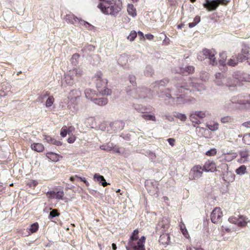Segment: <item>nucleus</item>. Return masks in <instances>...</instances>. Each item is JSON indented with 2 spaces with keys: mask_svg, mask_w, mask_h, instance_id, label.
Here are the masks:
<instances>
[{
  "mask_svg": "<svg viewBox=\"0 0 250 250\" xmlns=\"http://www.w3.org/2000/svg\"><path fill=\"white\" fill-rule=\"evenodd\" d=\"M97 7L102 13L116 18L121 12L123 5L120 0H100Z\"/></svg>",
  "mask_w": 250,
  "mask_h": 250,
  "instance_id": "nucleus-1",
  "label": "nucleus"
},
{
  "mask_svg": "<svg viewBox=\"0 0 250 250\" xmlns=\"http://www.w3.org/2000/svg\"><path fill=\"white\" fill-rule=\"evenodd\" d=\"M196 81V80H189L188 82H182L180 86V88H179V86L177 85L176 87L177 90H172V94L178 95L179 93H184L185 90H189L190 91H201L202 89H204L203 85Z\"/></svg>",
  "mask_w": 250,
  "mask_h": 250,
  "instance_id": "nucleus-2",
  "label": "nucleus"
},
{
  "mask_svg": "<svg viewBox=\"0 0 250 250\" xmlns=\"http://www.w3.org/2000/svg\"><path fill=\"white\" fill-rule=\"evenodd\" d=\"M94 78L95 80L97 88L102 95H109L111 94V91L106 88L107 81L106 79L103 78V74L101 72H98L94 75Z\"/></svg>",
  "mask_w": 250,
  "mask_h": 250,
  "instance_id": "nucleus-3",
  "label": "nucleus"
},
{
  "mask_svg": "<svg viewBox=\"0 0 250 250\" xmlns=\"http://www.w3.org/2000/svg\"><path fill=\"white\" fill-rule=\"evenodd\" d=\"M181 85V83H177L175 84L173 87H171L170 88H167V90L169 91L170 93L167 92L166 91H162L159 94V97L161 98L167 97L168 98H171L174 100V102L176 104H184L185 102V100L183 96L182 93H179L178 95H174L172 93V90H174V91L177 90L176 88V86H179V88H180V86Z\"/></svg>",
  "mask_w": 250,
  "mask_h": 250,
  "instance_id": "nucleus-4",
  "label": "nucleus"
},
{
  "mask_svg": "<svg viewBox=\"0 0 250 250\" xmlns=\"http://www.w3.org/2000/svg\"><path fill=\"white\" fill-rule=\"evenodd\" d=\"M216 54V51L214 49H204L200 52L197 56V59L199 61H202L205 59H208L209 63L212 65H215L217 63V60L215 57Z\"/></svg>",
  "mask_w": 250,
  "mask_h": 250,
  "instance_id": "nucleus-5",
  "label": "nucleus"
},
{
  "mask_svg": "<svg viewBox=\"0 0 250 250\" xmlns=\"http://www.w3.org/2000/svg\"><path fill=\"white\" fill-rule=\"evenodd\" d=\"M64 19L67 22L72 24L75 26L82 25L85 27L92 26L88 22L78 18L72 13L66 14Z\"/></svg>",
  "mask_w": 250,
  "mask_h": 250,
  "instance_id": "nucleus-6",
  "label": "nucleus"
},
{
  "mask_svg": "<svg viewBox=\"0 0 250 250\" xmlns=\"http://www.w3.org/2000/svg\"><path fill=\"white\" fill-rule=\"evenodd\" d=\"M229 1L230 0H205L203 6L208 11H214L217 8L220 4L226 5Z\"/></svg>",
  "mask_w": 250,
  "mask_h": 250,
  "instance_id": "nucleus-7",
  "label": "nucleus"
},
{
  "mask_svg": "<svg viewBox=\"0 0 250 250\" xmlns=\"http://www.w3.org/2000/svg\"><path fill=\"white\" fill-rule=\"evenodd\" d=\"M147 89L146 88H137L127 92L128 95L135 99L145 98L147 96Z\"/></svg>",
  "mask_w": 250,
  "mask_h": 250,
  "instance_id": "nucleus-8",
  "label": "nucleus"
},
{
  "mask_svg": "<svg viewBox=\"0 0 250 250\" xmlns=\"http://www.w3.org/2000/svg\"><path fill=\"white\" fill-rule=\"evenodd\" d=\"M229 221L232 224L237 225L240 227H245L247 223L250 222L248 218L243 215H239L238 218L231 216L228 219Z\"/></svg>",
  "mask_w": 250,
  "mask_h": 250,
  "instance_id": "nucleus-9",
  "label": "nucleus"
},
{
  "mask_svg": "<svg viewBox=\"0 0 250 250\" xmlns=\"http://www.w3.org/2000/svg\"><path fill=\"white\" fill-rule=\"evenodd\" d=\"M204 169L200 165H196L193 167L190 170L189 173L190 180H197L200 178L203 174Z\"/></svg>",
  "mask_w": 250,
  "mask_h": 250,
  "instance_id": "nucleus-10",
  "label": "nucleus"
},
{
  "mask_svg": "<svg viewBox=\"0 0 250 250\" xmlns=\"http://www.w3.org/2000/svg\"><path fill=\"white\" fill-rule=\"evenodd\" d=\"M223 215L222 212L221 208L218 207H216L212 211L210 214V219L212 223L217 224L221 222V217Z\"/></svg>",
  "mask_w": 250,
  "mask_h": 250,
  "instance_id": "nucleus-11",
  "label": "nucleus"
},
{
  "mask_svg": "<svg viewBox=\"0 0 250 250\" xmlns=\"http://www.w3.org/2000/svg\"><path fill=\"white\" fill-rule=\"evenodd\" d=\"M229 103L236 105V104L245 105L246 104H250V100H245L242 98L241 96L238 95L232 97L229 100Z\"/></svg>",
  "mask_w": 250,
  "mask_h": 250,
  "instance_id": "nucleus-12",
  "label": "nucleus"
},
{
  "mask_svg": "<svg viewBox=\"0 0 250 250\" xmlns=\"http://www.w3.org/2000/svg\"><path fill=\"white\" fill-rule=\"evenodd\" d=\"M83 73V70L81 68H75L70 70L67 73L69 75H71V77H72L75 81H76L82 76Z\"/></svg>",
  "mask_w": 250,
  "mask_h": 250,
  "instance_id": "nucleus-13",
  "label": "nucleus"
},
{
  "mask_svg": "<svg viewBox=\"0 0 250 250\" xmlns=\"http://www.w3.org/2000/svg\"><path fill=\"white\" fill-rule=\"evenodd\" d=\"M203 169L206 172H213L216 169L215 163L213 161L208 160L205 163Z\"/></svg>",
  "mask_w": 250,
  "mask_h": 250,
  "instance_id": "nucleus-14",
  "label": "nucleus"
},
{
  "mask_svg": "<svg viewBox=\"0 0 250 250\" xmlns=\"http://www.w3.org/2000/svg\"><path fill=\"white\" fill-rule=\"evenodd\" d=\"M194 71V67L193 66H188L185 68H179L176 70V73L186 75L188 74L192 73Z\"/></svg>",
  "mask_w": 250,
  "mask_h": 250,
  "instance_id": "nucleus-15",
  "label": "nucleus"
},
{
  "mask_svg": "<svg viewBox=\"0 0 250 250\" xmlns=\"http://www.w3.org/2000/svg\"><path fill=\"white\" fill-rule=\"evenodd\" d=\"M81 92L79 90L75 89L71 90L68 96V98L70 99V102L68 103V106H70L69 103L76 100L77 98H79Z\"/></svg>",
  "mask_w": 250,
  "mask_h": 250,
  "instance_id": "nucleus-16",
  "label": "nucleus"
},
{
  "mask_svg": "<svg viewBox=\"0 0 250 250\" xmlns=\"http://www.w3.org/2000/svg\"><path fill=\"white\" fill-rule=\"evenodd\" d=\"M75 81L71 77V75H69L67 73H66L64 75V78L63 80L62 81V85H64V86L66 85H73Z\"/></svg>",
  "mask_w": 250,
  "mask_h": 250,
  "instance_id": "nucleus-17",
  "label": "nucleus"
},
{
  "mask_svg": "<svg viewBox=\"0 0 250 250\" xmlns=\"http://www.w3.org/2000/svg\"><path fill=\"white\" fill-rule=\"evenodd\" d=\"M145 237L142 236L138 241L137 245L133 246V250H145L144 247V243L145 242Z\"/></svg>",
  "mask_w": 250,
  "mask_h": 250,
  "instance_id": "nucleus-18",
  "label": "nucleus"
},
{
  "mask_svg": "<svg viewBox=\"0 0 250 250\" xmlns=\"http://www.w3.org/2000/svg\"><path fill=\"white\" fill-rule=\"evenodd\" d=\"M250 54L247 49H242V52L239 54L236 59L238 62H242L244 60H247V57H249Z\"/></svg>",
  "mask_w": 250,
  "mask_h": 250,
  "instance_id": "nucleus-19",
  "label": "nucleus"
},
{
  "mask_svg": "<svg viewBox=\"0 0 250 250\" xmlns=\"http://www.w3.org/2000/svg\"><path fill=\"white\" fill-rule=\"evenodd\" d=\"M170 240V236L167 233H164L160 235L159 242L163 245H167L169 244Z\"/></svg>",
  "mask_w": 250,
  "mask_h": 250,
  "instance_id": "nucleus-20",
  "label": "nucleus"
},
{
  "mask_svg": "<svg viewBox=\"0 0 250 250\" xmlns=\"http://www.w3.org/2000/svg\"><path fill=\"white\" fill-rule=\"evenodd\" d=\"M94 179L104 187L109 184V183H108L105 181L103 176L100 175L98 173H95L94 175Z\"/></svg>",
  "mask_w": 250,
  "mask_h": 250,
  "instance_id": "nucleus-21",
  "label": "nucleus"
},
{
  "mask_svg": "<svg viewBox=\"0 0 250 250\" xmlns=\"http://www.w3.org/2000/svg\"><path fill=\"white\" fill-rule=\"evenodd\" d=\"M169 228L168 221L166 220H163L159 222L156 226L157 229H162V231H166Z\"/></svg>",
  "mask_w": 250,
  "mask_h": 250,
  "instance_id": "nucleus-22",
  "label": "nucleus"
},
{
  "mask_svg": "<svg viewBox=\"0 0 250 250\" xmlns=\"http://www.w3.org/2000/svg\"><path fill=\"white\" fill-rule=\"evenodd\" d=\"M92 101L95 104L100 105L104 106L106 104L108 103V100L106 98H93Z\"/></svg>",
  "mask_w": 250,
  "mask_h": 250,
  "instance_id": "nucleus-23",
  "label": "nucleus"
},
{
  "mask_svg": "<svg viewBox=\"0 0 250 250\" xmlns=\"http://www.w3.org/2000/svg\"><path fill=\"white\" fill-rule=\"evenodd\" d=\"M169 83V80L167 78H165L160 81H156L154 83V87L160 86H165Z\"/></svg>",
  "mask_w": 250,
  "mask_h": 250,
  "instance_id": "nucleus-24",
  "label": "nucleus"
},
{
  "mask_svg": "<svg viewBox=\"0 0 250 250\" xmlns=\"http://www.w3.org/2000/svg\"><path fill=\"white\" fill-rule=\"evenodd\" d=\"M31 148L37 152H42L44 150V146L41 143H34L31 146Z\"/></svg>",
  "mask_w": 250,
  "mask_h": 250,
  "instance_id": "nucleus-25",
  "label": "nucleus"
},
{
  "mask_svg": "<svg viewBox=\"0 0 250 250\" xmlns=\"http://www.w3.org/2000/svg\"><path fill=\"white\" fill-rule=\"evenodd\" d=\"M46 156L48 159L50 160L52 162H56L59 160V155L56 153L52 152L47 153Z\"/></svg>",
  "mask_w": 250,
  "mask_h": 250,
  "instance_id": "nucleus-26",
  "label": "nucleus"
},
{
  "mask_svg": "<svg viewBox=\"0 0 250 250\" xmlns=\"http://www.w3.org/2000/svg\"><path fill=\"white\" fill-rule=\"evenodd\" d=\"M127 11L128 14L133 18L137 16V12L133 4H128L127 5Z\"/></svg>",
  "mask_w": 250,
  "mask_h": 250,
  "instance_id": "nucleus-27",
  "label": "nucleus"
},
{
  "mask_svg": "<svg viewBox=\"0 0 250 250\" xmlns=\"http://www.w3.org/2000/svg\"><path fill=\"white\" fill-rule=\"evenodd\" d=\"M111 126L114 130L122 129L123 123L121 121H116L111 124Z\"/></svg>",
  "mask_w": 250,
  "mask_h": 250,
  "instance_id": "nucleus-28",
  "label": "nucleus"
},
{
  "mask_svg": "<svg viewBox=\"0 0 250 250\" xmlns=\"http://www.w3.org/2000/svg\"><path fill=\"white\" fill-rule=\"evenodd\" d=\"M189 119L192 123L195 124V125H193L195 127L196 126L195 125H199L201 124V121L196 115L195 112L190 114L189 116Z\"/></svg>",
  "mask_w": 250,
  "mask_h": 250,
  "instance_id": "nucleus-29",
  "label": "nucleus"
},
{
  "mask_svg": "<svg viewBox=\"0 0 250 250\" xmlns=\"http://www.w3.org/2000/svg\"><path fill=\"white\" fill-rule=\"evenodd\" d=\"M133 107L138 112L142 113L147 112V108L143 105L133 104Z\"/></svg>",
  "mask_w": 250,
  "mask_h": 250,
  "instance_id": "nucleus-30",
  "label": "nucleus"
},
{
  "mask_svg": "<svg viewBox=\"0 0 250 250\" xmlns=\"http://www.w3.org/2000/svg\"><path fill=\"white\" fill-rule=\"evenodd\" d=\"M221 122L223 124H231L234 123V119L232 116H224L221 118Z\"/></svg>",
  "mask_w": 250,
  "mask_h": 250,
  "instance_id": "nucleus-31",
  "label": "nucleus"
},
{
  "mask_svg": "<svg viewBox=\"0 0 250 250\" xmlns=\"http://www.w3.org/2000/svg\"><path fill=\"white\" fill-rule=\"evenodd\" d=\"M138 230L135 229L133 231L132 233V235L130 236V240L131 241H130V246L133 248V246L134 245L133 243V241L134 240H137L138 238Z\"/></svg>",
  "mask_w": 250,
  "mask_h": 250,
  "instance_id": "nucleus-32",
  "label": "nucleus"
},
{
  "mask_svg": "<svg viewBox=\"0 0 250 250\" xmlns=\"http://www.w3.org/2000/svg\"><path fill=\"white\" fill-rule=\"evenodd\" d=\"M100 148L106 151H111L113 148V144L112 143H108L105 145H102L100 146Z\"/></svg>",
  "mask_w": 250,
  "mask_h": 250,
  "instance_id": "nucleus-33",
  "label": "nucleus"
},
{
  "mask_svg": "<svg viewBox=\"0 0 250 250\" xmlns=\"http://www.w3.org/2000/svg\"><path fill=\"white\" fill-rule=\"evenodd\" d=\"M235 172L237 174L242 175L246 172V167L244 165H242L235 170Z\"/></svg>",
  "mask_w": 250,
  "mask_h": 250,
  "instance_id": "nucleus-34",
  "label": "nucleus"
},
{
  "mask_svg": "<svg viewBox=\"0 0 250 250\" xmlns=\"http://www.w3.org/2000/svg\"><path fill=\"white\" fill-rule=\"evenodd\" d=\"M141 117L143 119L146 121H153L155 122L156 120L155 116L152 115L143 114L141 115Z\"/></svg>",
  "mask_w": 250,
  "mask_h": 250,
  "instance_id": "nucleus-35",
  "label": "nucleus"
},
{
  "mask_svg": "<svg viewBox=\"0 0 250 250\" xmlns=\"http://www.w3.org/2000/svg\"><path fill=\"white\" fill-rule=\"evenodd\" d=\"M151 184L153 187V189H148V192L152 195H154L158 191V187L156 182H151Z\"/></svg>",
  "mask_w": 250,
  "mask_h": 250,
  "instance_id": "nucleus-36",
  "label": "nucleus"
},
{
  "mask_svg": "<svg viewBox=\"0 0 250 250\" xmlns=\"http://www.w3.org/2000/svg\"><path fill=\"white\" fill-rule=\"evenodd\" d=\"M80 55L78 54H74L71 57V62L73 65H77L78 63V59Z\"/></svg>",
  "mask_w": 250,
  "mask_h": 250,
  "instance_id": "nucleus-37",
  "label": "nucleus"
},
{
  "mask_svg": "<svg viewBox=\"0 0 250 250\" xmlns=\"http://www.w3.org/2000/svg\"><path fill=\"white\" fill-rule=\"evenodd\" d=\"M54 102V98L53 96H49L46 101L45 106L46 107H49L52 105Z\"/></svg>",
  "mask_w": 250,
  "mask_h": 250,
  "instance_id": "nucleus-38",
  "label": "nucleus"
},
{
  "mask_svg": "<svg viewBox=\"0 0 250 250\" xmlns=\"http://www.w3.org/2000/svg\"><path fill=\"white\" fill-rule=\"evenodd\" d=\"M220 59L219 62L220 64L225 65V61L227 58V54L226 52H222L220 54Z\"/></svg>",
  "mask_w": 250,
  "mask_h": 250,
  "instance_id": "nucleus-39",
  "label": "nucleus"
},
{
  "mask_svg": "<svg viewBox=\"0 0 250 250\" xmlns=\"http://www.w3.org/2000/svg\"><path fill=\"white\" fill-rule=\"evenodd\" d=\"M60 215V213L58 212V211L56 209H52L50 212L48 216V219H51L56 216H58Z\"/></svg>",
  "mask_w": 250,
  "mask_h": 250,
  "instance_id": "nucleus-40",
  "label": "nucleus"
},
{
  "mask_svg": "<svg viewBox=\"0 0 250 250\" xmlns=\"http://www.w3.org/2000/svg\"><path fill=\"white\" fill-rule=\"evenodd\" d=\"M49 93L47 91H45L42 93L41 95L39 96L38 98V101L42 103L44 99L46 98L47 96H49Z\"/></svg>",
  "mask_w": 250,
  "mask_h": 250,
  "instance_id": "nucleus-41",
  "label": "nucleus"
},
{
  "mask_svg": "<svg viewBox=\"0 0 250 250\" xmlns=\"http://www.w3.org/2000/svg\"><path fill=\"white\" fill-rule=\"evenodd\" d=\"M239 155L241 158L246 159L249 155V151L246 149L242 150L240 151Z\"/></svg>",
  "mask_w": 250,
  "mask_h": 250,
  "instance_id": "nucleus-42",
  "label": "nucleus"
},
{
  "mask_svg": "<svg viewBox=\"0 0 250 250\" xmlns=\"http://www.w3.org/2000/svg\"><path fill=\"white\" fill-rule=\"evenodd\" d=\"M153 73V69L150 65H147L144 71V74L146 76H151Z\"/></svg>",
  "mask_w": 250,
  "mask_h": 250,
  "instance_id": "nucleus-43",
  "label": "nucleus"
},
{
  "mask_svg": "<svg viewBox=\"0 0 250 250\" xmlns=\"http://www.w3.org/2000/svg\"><path fill=\"white\" fill-rule=\"evenodd\" d=\"M243 142L246 145H250V133L245 134L243 137Z\"/></svg>",
  "mask_w": 250,
  "mask_h": 250,
  "instance_id": "nucleus-44",
  "label": "nucleus"
},
{
  "mask_svg": "<svg viewBox=\"0 0 250 250\" xmlns=\"http://www.w3.org/2000/svg\"><path fill=\"white\" fill-rule=\"evenodd\" d=\"M137 37V33L135 31L132 30L130 32L129 35L127 37V39L130 41H133Z\"/></svg>",
  "mask_w": 250,
  "mask_h": 250,
  "instance_id": "nucleus-45",
  "label": "nucleus"
},
{
  "mask_svg": "<svg viewBox=\"0 0 250 250\" xmlns=\"http://www.w3.org/2000/svg\"><path fill=\"white\" fill-rule=\"evenodd\" d=\"M195 113L200 120L204 118L207 115L205 111H197Z\"/></svg>",
  "mask_w": 250,
  "mask_h": 250,
  "instance_id": "nucleus-46",
  "label": "nucleus"
},
{
  "mask_svg": "<svg viewBox=\"0 0 250 250\" xmlns=\"http://www.w3.org/2000/svg\"><path fill=\"white\" fill-rule=\"evenodd\" d=\"M238 61L235 59H230L228 60L227 64L230 66H235L238 64Z\"/></svg>",
  "mask_w": 250,
  "mask_h": 250,
  "instance_id": "nucleus-47",
  "label": "nucleus"
},
{
  "mask_svg": "<svg viewBox=\"0 0 250 250\" xmlns=\"http://www.w3.org/2000/svg\"><path fill=\"white\" fill-rule=\"evenodd\" d=\"M175 116L182 121H185L187 120V116L185 114L177 113Z\"/></svg>",
  "mask_w": 250,
  "mask_h": 250,
  "instance_id": "nucleus-48",
  "label": "nucleus"
},
{
  "mask_svg": "<svg viewBox=\"0 0 250 250\" xmlns=\"http://www.w3.org/2000/svg\"><path fill=\"white\" fill-rule=\"evenodd\" d=\"M84 94L87 99H90L91 101L93 99L91 96L93 93L90 89H86L84 91Z\"/></svg>",
  "mask_w": 250,
  "mask_h": 250,
  "instance_id": "nucleus-49",
  "label": "nucleus"
},
{
  "mask_svg": "<svg viewBox=\"0 0 250 250\" xmlns=\"http://www.w3.org/2000/svg\"><path fill=\"white\" fill-rule=\"evenodd\" d=\"M238 79L239 81H245L247 82H250V75L247 74H243L242 77L236 78Z\"/></svg>",
  "mask_w": 250,
  "mask_h": 250,
  "instance_id": "nucleus-50",
  "label": "nucleus"
},
{
  "mask_svg": "<svg viewBox=\"0 0 250 250\" xmlns=\"http://www.w3.org/2000/svg\"><path fill=\"white\" fill-rule=\"evenodd\" d=\"M39 228V225L37 223L33 224L30 226V230L32 233L36 232Z\"/></svg>",
  "mask_w": 250,
  "mask_h": 250,
  "instance_id": "nucleus-51",
  "label": "nucleus"
},
{
  "mask_svg": "<svg viewBox=\"0 0 250 250\" xmlns=\"http://www.w3.org/2000/svg\"><path fill=\"white\" fill-rule=\"evenodd\" d=\"M55 195V199L62 200L63 199L62 197L64 196V192L62 190L58 191L56 192Z\"/></svg>",
  "mask_w": 250,
  "mask_h": 250,
  "instance_id": "nucleus-52",
  "label": "nucleus"
},
{
  "mask_svg": "<svg viewBox=\"0 0 250 250\" xmlns=\"http://www.w3.org/2000/svg\"><path fill=\"white\" fill-rule=\"evenodd\" d=\"M219 125L218 123H214L213 125H208V128L212 131H216L218 129Z\"/></svg>",
  "mask_w": 250,
  "mask_h": 250,
  "instance_id": "nucleus-53",
  "label": "nucleus"
},
{
  "mask_svg": "<svg viewBox=\"0 0 250 250\" xmlns=\"http://www.w3.org/2000/svg\"><path fill=\"white\" fill-rule=\"evenodd\" d=\"M216 149L215 148H212L207 151L206 153V154L208 156H214L216 155Z\"/></svg>",
  "mask_w": 250,
  "mask_h": 250,
  "instance_id": "nucleus-54",
  "label": "nucleus"
},
{
  "mask_svg": "<svg viewBox=\"0 0 250 250\" xmlns=\"http://www.w3.org/2000/svg\"><path fill=\"white\" fill-rule=\"evenodd\" d=\"M67 134H68V131L67 130V127L66 126L62 127L61 130V133H60L61 136L62 137H65L67 135Z\"/></svg>",
  "mask_w": 250,
  "mask_h": 250,
  "instance_id": "nucleus-55",
  "label": "nucleus"
},
{
  "mask_svg": "<svg viewBox=\"0 0 250 250\" xmlns=\"http://www.w3.org/2000/svg\"><path fill=\"white\" fill-rule=\"evenodd\" d=\"M128 79L130 82V83L133 85H135L136 83V77L134 75H130L128 76Z\"/></svg>",
  "mask_w": 250,
  "mask_h": 250,
  "instance_id": "nucleus-56",
  "label": "nucleus"
},
{
  "mask_svg": "<svg viewBox=\"0 0 250 250\" xmlns=\"http://www.w3.org/2000/svg\"><path fill=\"white\" fill-rule=\"evenodd\" d=\"M47 196L48 198L50 199H55L56 192L54 191H48L47 192Z\"/></svg>",
  "mask_w": 250,
  "mask_h": 250,
  "instance_id": "nucleus-57",
  "label": "nucleus"
},
{
  "mask_svg": "<svg viewBox=\"0 0 250 250\" xmlns=\"http://www.w3.org/2000/svg\"><path fill=\"white\" fill-rule=\"evenodd\" d=\"M216 80H226V79L224 77V74L221 73H217L215 74Z\"/></svg>",
  "mask_w": 250,
  "mask_h": 250,
  "instance_id": "nucleus-58",
  "label": "nucleus"
},
{
  "mask_svg": "<svg viewBox=\"0 0 250 250\" xmlns=\"http://www.w3.org/2000/svg\"><path fill=\"white\" fill-rule=\"evenodd\" d=\"M224 106L226 108L229 109L234 107L235 106V105H234V104H230L229 101L226 103V104L224 105Z\"/></svg>",
  "mask_w": 250,
  "mask_h": 250,
  "instance_id": "nucleus-59",
  "label": "nucleus"
},
{
  "mask_svg": "<svg viewBox=\"0 0 250 250\" xmlns=\"http://www.w3.org/2000/svg\"><path fill=\"white\" fill-rule=\"evenodd\" d=\"M44 139L46 141V142L49 144L53 143L54 139L52 138L51 137L49 136L45 135L44 136Z\"/></svg>",
  "mask_w": 250,
  "mask_h": 250,
  "instance_id": "nucleus-60",
  "label": "nucleus"
},
{
  "mask_svg": "<svg viewBox=\"0 0 250 250\" xmlns=\"http://www.w3.org/2000/svg\"><path fill=\"white\" fill-rule=\"evenodd\" d=\"M180 228H181V230L183 235L185 236V237L188 238V236H189V235L188 233L187 230L186 229H182V226H181Z\"/></svg>",
  "mask_w": 250,
  "mask_h": 250,
  "instance_id": "nucleus-61",
  "label": "nucleus"
},
{
  "mask_svg": "<svg viewBox=\"0 0 250 250\" xmlns=\"http://www.w3.org/2000/svg\"><path fill=\"white\" fill-rule=\"evenodd\" d=\"M226 80H224L223 79L222 80H216L215 83L218 85H222L224 83L226 82Z\"/></svg>",
  "mask_w": 250,
  "mask_h": 250,
  "instance_id": "nucleus-62",
  "label": "nucleus"
},
{
  "mask_svg": "<svg viewBox=\"0 0 250 250\" xmlns=\"http://www.w3.org/2000/svg\"><path fill=\"white\" fill-rule=\"evenodd\" d=\"M167 142L171 146H174L175 145V140L173 138H169L167 139Z\"/></svg>",
  "mask_w": 250,
  "mask_h": 250,
  "instance_id": "nucleus-63",
  "label": "nucleus"
},
{
  "mask_svg": "<svg viewBox=\"0 0 250 250\" xmlns=\"http://www.w3.org/2000/svg\"><path fill=\"white\" fill-rule=\"evenodd\" d=\"M242 125L246 128H250V121H247L244 122Z\"/></svg>",
  "mask_w": 250,
  "mask_h": 250,
  "instance_id": "nucleus-64",
  "label": "nucleus"
}]
</instances>
